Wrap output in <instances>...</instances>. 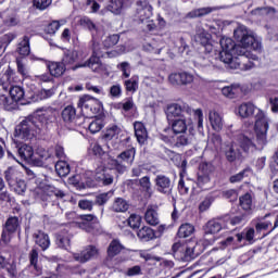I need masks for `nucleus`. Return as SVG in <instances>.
Returning <instances> with one entry per match:
<instances>
[{
	"mask_svg": "<svg viewBox=\"0 0 278 278\" xmlns=\"http://www.w3.org/2000/svg\"><path fill=\"white\" fill-rule=\"evenodd\" d=\"M233 36L239 45H236L232 38L223 37L219 40L222 51L218 58L232 71H251L255 63L249 61L251 52L247 49H253L254 51L262 49V40L248 30L244 25L238 26Z\"/></svg>",
	"mask_w": 278,
	"mask_h": 278,
	"instance_id": "obj_1",
	"label": "nucleus"
},
{
	"mask_svg": "<svg viewBox=\"0 0 278 278\" xmlns=\"http://www.w3.org/2000/svg\"><path fill=\"white\" fill-rule=\"evenodd\" d=\"M238 112L241 118H251V116L255 118V125L252 130H243L241 135H238L237 142L239 147L245 153H253L257 149H264L268 144V118L266 115L251 102L242 103Z\"/></svg>",
	"mask_w": 278,
	"mask_h": 278,
	"instance_id": "obj_2",
	"label": "nucleus"
},
{
	"mask_svg": "<svg viewBox=\"0 0 278 278\" xmlns=\"http://www.w3.org/2000/svg\"><path fill=\"white\" fill-rule=\"evenodd\" d=\"M58 112L53 109H38L31 116L26 117L15 128V140H31L36 134L49 129L55 123Z\"/></svg>",
	"mask_w": 278,
	"mask_h": 278,
	"instance_id": "obj_3",
	"label": "nucleus"
},
{
	"mask_svg": "<svg viewBox=\"0 0 278 278\" xmlns=\"http://www.w3.org/2000/svg\"><path fill=\"white\" fill-rule=\"evenodd\" d=\"M80 24L83 27H86L92 36V55L84 63L77 64L72 67V71H77V68H90L93 73H106L108 65L101 62V58H115L116 52H105V49H101L99 42H97V38H101V28L92 22V20L88 17H84L80 20Z\"/></svg>",
	"mask_w": 278,
	"mask_h": 278,
	"instance_id": "obj_4",
	"label": "nucleus"
},
{
	"mask_svg": "<svg viewBox=\"0 0 278 278\" xmlns=\"http://www.w3.org/2000/svg\"><path fill=\"white\" fill-rule=\"evenodd\" d=\"M192 114H194L198 121V131H203V111L201 109L194 111L187 103H172L166 109L168 121L192 117Z\"/></svg>",
	"mask_w": 278,
	"mask_h": 278,
	"instance_id": "obj_5",
	"label": "nucleus"
},
{
	"mask_svg": "<svg viewBox=\"0 0 278 278\" xmlns=\"http://www.w3.org/2000/svg\"><path fill=\"white\" fill-rule=\"evenodd\" d=\"M172 251L174 255H185V257L194 260V257H199L203 253V245L197 241H189L187 244L176 242L173 244Z\"/></svg>",
	"mask_w": 278,
	"mask_h": 278,
	"instance_id": "obj_6",
	"label": "nucleus"
},
{
	"mask_svg": "<svg viewBox=\"0 0 278 278\" xmlns=\"http://www.w3.org/2000/svg\"><path fill=\"white\" fill-rule=\"evenodd\" d=\"M134 160H136V149L130 148L122 152L116 160H113L112 165L119 175H123V173L127 172V166H131V164H134Z\"/></svg>",
	"mask_w": 278,
	"mask_h": 278,
	"instance_id": "obj_7",
	"label": "nucleus"
},
{
	"mask_svg": "<svg viewBox=\"0 0 278 278\" xmlns=\"http://www.w3.org/2000/svg\"><path fill=\"white\" fill-rule=\"evenodd\" d=\"M9 94L11 97L8 98L5 94H0V105L4 108V110H12L13 103H18V101H23L25 97V90L21 86H12L9 89Z\"/></svg>",
	"mask_w": 278,
	"mask_h": 278,
	"instance_id": "obj_8",
	"label": "nucleus"
},
{
	"mask_svg": "<svg viewBox=\"0 0 278 278\" xmlns=\"http://www.w3.org/2000/svg\"><path fill=\"white\" fill-rule=\"evenodd\" d=\"M78 108H80L83 114L87 116H92V114H99L103 104L99 99L92 98L90 96H84L78 100Z\"/></svg>",
	"mask_w": 278,
	"mask_h": 278,
	"instance_id": "obj_9",
	"label": "nucleus"
},
{
	"mask_svg": "<svg viewBox=\"0 0 278 278\" xmlns=\"http://www.w3.org/2000/svg\"><path fill=\"white\" fill-rule=\"evenodd\" d=\"M228 220L229 215L208 220L205 225V236L218 233V231H222V229H229Z\"/></svg>",
	"mask_w": 278,
	"mask_h": 278,
	"instance_id": "obj_10",
	"label": "nucleus"
},
{
	"mask_svg": "<svg viewBox=\"0 0 278 278\" xmlns=\"http://www.w3.org/2000/svg\"><path fill=\"white\" fill-rule=\"evenodd\" d=\"M136 14L137 18H139L141 23H144L146 21L151 20V16H153V7L149 4L148 0H138Z\"/></svg>",
	"mask_w": 278,
	"mask_h": 278,
	"instance_id": "obj_11",
	"label": "nucleus"
},
{
	"mask_svg": "<svg viewBox=\"0 0 278 278\" xmlns=\"http://www.w3.org/2000/svg\"><path fill=\"white\" fill-rule=\"evenodd\" d=\"M156 192L160 194H170L173 192V181L166 175H157L154 179Z\"/></svg>",
	"mask_w": 278,
	"mask_h": 278,
	"instance_id": "obj_12",
	"label": "nucleus"
},
{
	"mask_svg": "<svg viewBox=\"0 0 278 278\" xmlns=\"http://www.w3.org/2000/svg\"><path fill=\"white\" fill-rule=\"evenodd\" d=\"M214 172V167L210 163H201L200 172L198 173V186L203 188L206 184H210L211 178L210 175Z\"/></svg>",
	"mask_w": 278,
	"mask_h": 278,
	"instance_id": "obj_13",
	"label": "nucleus"
},
{
	"mask_svg": "<svg viewBox=\"0 0 278 278\" xmlns=\"http://www.w3.org/2000/svg\"><path fill=\"white\" fill-rule=\"evenodd\" d=\"M80 220H83V225L87 227L86 230L89 233H99L101 231L99 218L93 214L80 215Z\"/></svg>",
	"mask_w": 278,
	"mask_h": 278,
	"instance_id": "obj_14",
	"label": "nucleus"
},
{
	"mask_svg": "<svg viewBox=\"0 0 278 278\" xmlns=\"http://www.w3.org/2000/svg\"><path fill=\"white\" fill-rule=\"evenodd\" d=\"M97 255H99V249H97V247L89 245L84 251L79 253H74L73 257L75 262L86 264V262L92 260V257H97Z\"/></svg>",
	"mask_w": 278,
	"mask_h": 278,
	"instance_id": "obj_15",
	"label": "nucleus"
},
{
	"mask_svg": "<svg viewBox=\"0 0 278 278\" xmlns=\"http://www.w3.org/2000/svg\"><path fill=\"white\" fill-rule=\"evenodd\" d=\"M16 84V72L12 67H8L0 74V86L3 90H8Z\"/></svg>",
	"mask_w": 278,
	"mask_h": 278,
	"instance_id": "obj_16",
	"label": "nucleus"
},
{
	"mask_svg": "<svg viewBox=\"0 0 278 278\" xmlns=\"http://www.w3.org/2000/svg\"><path fill=\"white\" fill-rule=\"evenodd\" d=\"M172 121V129L174 134H186L188 127L192 125V117H180Z\"/></svg>",
	"mask_w": 278,
	"mask_h": 278,
	"instance_id": "obj_17",
	"label": "nucleus"
},
{
	"mask_svg": "<svg viewBox=\"0 0 278 278\" xmlns=\"http://www.w3.org/2000/svg\"><path fill=\"white\" fill-rule=\"evenodd\" d=\"M28 270L33 277H40L42 275V266L38 264V250L33 249L29 253Z\"/></svg>",
	"mask_w": 278,
	"mask_h": 278,
	"instance_id": "obj_18",
	"label": "nucleus"
},
{
	"mask_svg": "<svg viewBox=\"0 0 278 278\" xmlns=\"http://www.w3.org/2000/svg\"><path fill=\"white\" fill-rule=\"evenodd\" d=\"M37 156H35V161H33L36 166H49V164H55V161H53V156L49 153V151L39 148L36 153Z\"/></svg>",
	"mask_w": 278,
	"mask_h": 278,
	"instance_id": "obj_19",
	"label": "nucleus"
},
{
	"mask_svg": "<svg viewBox=\"0 0 278 278\" xmlns=\"http://www.w3.org/2000/svg\"><path fill=\"white\" fill-rule=\"evenodd\" d=\"M18 229V217H10L7 223L4 230L2 232V241H10V233H14Z\"/></svg>",
	"mask_w": 278,
	"mask_h": 278,
	"instance_id": "obj_20",
	"label": "nucleus"
},
{
	"mask_svg": "<svg viewBox=\"0 0 278 278\" xmlns=\"http://www.w3.org/2000/svg\"><path fill=\"white\" fill-rule=\"evenodd\" d=\"M17 153L21 160L24 162H36V155H34V148L27 143H22L17 148Z\"/></svg>",
	"mask_w": 278,
	"mask_h": 278,
	"instance_id": "obj_21",
	"label": "nucleus"
},
{
	"mask_svg": "<svg viewBox=\"0 0 278 278\" xmlns=\"http://www.w3.org/2000/svg\"><path fill=\"white\" fill-rule=\"evenodd\" d=\"M33 238L35 243L38 244L42 251H47V249L51 247V239H49V235L45 233L42 230L35 231Z\"/></svg>",
	"mask_w": 278,
	"mask_h": 278,
	"instance_id": "obj_22",
	"label": "nucleus"
},
{
	"mask_svg": "<svg viewBox=\"0 0 278 278\" xmlns=\"http://www.w3.org/2000/svg\"><path fill=\"white\" fill-rule=\"evenodd\" d=\"M224 153L228 162H236L237 160H240V157H242V152H240L238 143H230L226 146Z\"/></svg>",
	"mask_w": 278,
	"mask_h": 278,
	"instance_id": "obj_23",
	"label": "nucleus"
},
{
	"mask_svg": "<svg viewBox=\"0 0 278 278\" xmlns=\"http://www.w3.org/2000/svg\"><path fill=\"white\" fill-rule=\"evenodd\" d=\"M129 5H131V0H111L108 10L112 12V14L118 15L125 8H129Z\"/></svg>",
	"mask_w": 278,
	"mask_h": 278,
	"instance_id": "obj_24",
	"label": "nucleus"
},
{
	"mask_svg": "<svg viewBox=\"0 0 278 278\" xmlns=\"http://www.w3.org/2000/svg\"><path fill=\"white\" fill-rule=\"evenodd\" d=\"M197 42H200L202 46V51L205 53H212L214 51V46L210 43V34L207 31L202 30V33H198L195 36Z\"/></svg>",
	"mask_w": 278,
	"mask_h": 278,
	"instance_id": "obj_25",
	"label": "nucleus"
},
{
	"mask_svg": "<svg viewBox=\"0 0 278 278\" xmlns=\"http://www.w3.org/2000/svg\"><path fill=\"white\" fill-rule=\"evenodd\" d=\"M47 68L52 77H62L66 73V66L63 62H51L47 63Z\"/></svg>",
	"mask_w": 278,
	"mask_h": 278,
	"instance_id": "obj_26",
	"label": "nucleus"
},
{
	"mask_svg": "<svg viewBox=\"0 0 278 278\" xmlns=\"http://www.w3.org/2000/svg\"><path fill=\"white\" fill-rule=\"evenodd\" d=\"M94 178L96 181L102 184L103 186H110L114 184V177L111 174H109L105 169H103V167H99L98 169H96Z\"/></svg>",
	"mask_w": 278,
	"mask_h": 278,
	"instance_id": "obj_27",
	"label": "nucleus"
},
{
	"mask_svg": "<svg viewBox=\"0 0 278 278\" xmlns=\"http://www.w3.org/2000/svg\"><path fill=\"white\" fill-rule=\"evenodd\" d=\"M208 123L214 131H220V129H223V115L216 110H211L208 112Z\"/></svg>",
	"mask_w": 278,
	"mask_h": 278,
	"instance_id": "obj_28",
	"label": "nucleus"
},
{
	"mask_svg": "<svg viewBox=\"0 0 278 278\" xmlns=\"http://www.w3.org/2000/svg\"><path fill=\"white\" fill-rule=\"evenodd\" d=\"M79 59V53L76 50H65L61 63L65 66H73Z\"/></svg>",
	"mask_w": 278,
	"mask_h": 278,
	"instance_id": "obj_29",
	"label": "nucleus"
},
{
	"mask_svg": "<svg viewBox=\"0 0 278 278\" xmlns=\"http://www.w3.org/2000/svg\"><path fill=\"white\" fill-rule=\"evenodd\" d=\"M134 128H135V136L137 138V142H139V144H144V142H147V136H148L144 124H142L141 122H136L134 124Z\"/></svg>",
	"mask_w": 278,
	"mask_h": 278,
	"instance_id": "obj_30",
	"label": "nucleus"
},
{
	"mask_svg": "<svg viewBox=\"0 0 278 278\" xmlns=\"http://www.w3.org/2000/svg\"><path fill=\"white\" fill-rule=\"evenodd\" d=\"M239 203L243 212H247V214H251L253 210V197L251 195V193H245L242 197H240Z\"/></svg>",
	"mask_w": 278,
	"mask_h": 278,
	"instance_id": "obj_31",
	"label": "nucleus"
},
{
	"mask_svg": "<svg viewBox=\"0 0 278 278\" xmlns=\"http://www.w3.org/2000/svg\"><path fill=\"white\" fill-rule=\"evenodd\" d=\"M137 236L139 239H141L142 242H149L154 240L155 231L151 227L144 226L138 230Z\"/></svg>",
	"mask_w": 278,
	"mask_h": 278,
	"instance_id": "obj_32",
	"label": "nucleus"
},
{
	"mask_svg": "<svg viewBox=\"0 0 278 278\" xmlns=\"http://www.w3.org/2000/svg\"><path fill=\"white\" fill-rule=\"evenodd\" d=\"M144 218L148 225H152L153 227H155V225H160V216L157 215V211L151 206L147 208Z\"/></svg>",
	"mask_w": 278,
	"mask_h": 278,
	"instance_id": "obj_33",
	"label": "nucleus"
},
{
	"mask_svg": "<svg viewBox=\"0 0 278 278\" xmlns=\"http://www.w3.org/2000/svg\"><path fill=\"white\" fill-rule=\"evenodd\" d=\"M143 49L144 51H148V53H155L156 55H160L162 49H164V42L153 40L152 42L146 43Z\"/></svg>",
	"mask_w": 278,
	"mask_h": 278,
	"instance_id": "obj_34",
	"label": "nucleus"
},
{
	"mask_svg": "<svg viewBox=\"0 0 278 278\" xmlns=\"http://www.w3.org/2000/svg\"><path fill=\"white\" fill-rule=\"evenodd\" d=\"M30 51L31 49L29 48V36L25 35L18 42L17 52L20 55L27 56Z\"/></svg>",
	"mask_w": 278,
	"mask_h": 278,
	"instance_id": "obj_35",
	"label": "nucleus"
},
{
	"mask_svg": "<svg viewBox=\"0 0 278 278\" xmlns=\"http://www.w3.org/2000/svg\"><path fill=\"white\" fill-rule=\"evenodd\" d=\"M62 118L64 123L71 124L77 118V111L72 105H68L62 111Z\"/></svg>",
	"mask_w": 278,
	"mask_h": 278,
	"instance_id": "obj_36",
	"label": "nucleus"
},
{
	"mask_svg": "<svg viewBox=\"0 0 278 278\" xmlns=\"http://www.w3.org/2000/svg\"><path fill=\"white\" fill-rule=\"evenodd\" d=\"M118 134H121V128H118V126L116 125H112L109 128H106V130L104 131L101 142L102 143L108 142V140H112L113 138H116Z\"/></svg>",
	"mask_w": 278,
	"mask_h": 278,
	"instance_id": "obj_37",
	"label": "nucleus"
},
{
	"mask_svg": "<svg viewBox=\"0 0 278 278\" xmlns=\"http://www.w3.org/2000/svg\"><path fill=\"white\" fill-rule=\"evenodd\" d=\"M139 84H140V78H138V76H132L130 79H127L124 81V86L127 92H131L132 94L134 92L138 91Z\"/></svg>",
	"mask_w": 278,
	"mask_h": 278,
	"instance_id": "obj_38",
	"label": "nucleus"
},
{
	"mask_svg": "<svg viewBox=\"0 0 278 278\" xmlns=\"http://www.w3.org/2000/svg\"><path fill=\"white\" fill-rule=\"evenodd\" d=\"M55 170L59 177H66L71 173V165L66 161H59L55 164Z\"/></svg>",
	"mask_w": 278,
	"mask_h": 278,
	"instance_id": "obj_39",
	"label": "nucleus"
},
{
	"mask_svg": "<svg viewBox=\"0 0 278 278\" xmlns=\"http://www.w3.org/2000/svg\"><path fill=\"white\" fill-rule=\"evenodd\" d=\"M91 151H92L93 155L101 157V156L105 155V153H108V151H110V146L109 144L103 146L100 142H96V143L91 144Z\"/></svg>",
	"mask_w": 278,
	"mask_h": 278,
	"instance_id": "obj_40",
	"label": "nucleus"
},
{
	"mask_svg": "<svg viewBox=\"0 0 278 278\" xmlns=\"http://www.w3.org/2000/svg\"><path fill=\"white\" fill-rule=\"evenodd\" d=\"M123 251V244L118 240H113L108 248L109 257H116Z\"/></svg>",
	"mask_w": 278,
	"mask_h": 278,
	"instance_id": "obj_41",
	"label": "nucleus"
},
{
	"mask_svg": "<svg viewBox=\"0 0 278 278\" xmlns=\"http://www.w3.org/2000/svg\"><path fill=\"white\" fill-rule=\"evenodd\" d=\"M56 244L61 249H68L71 247V235L63 232L56 236Z\"/></svg>",
	"mask_w": 278,
	"mask_h": 278,
	"instance_id": "obj_42",
	"label": "nucleus"
},
{
	"mask_svg": "<svg viewBox=\"0 0 278 278\" xmlns=\"http://www.w3.org/2000/svg\"><path fill=\"white\" fill-rule=\"evenodd\" d=\"M114 212H127L129 210V203L123 198H117L113 202Z\"/></svg>",
	"mask_w": 278,
	"mask_h": 278,
	"instance_id": "obj_43",
	"label": "nucleus"
},
{
	"mask_svg": "<svg viewBox=\"0 0 278 278\" xmlns=\"http://www.w3.org/2000/svg\"><path fill=\"white\" fill-rule=\"evenodd\" d=\"M194 233V226L191 224H184L178 229V236L180 238H188Z\"/></svg>",
	"mask_w": 278,
	"mask_h": 278,
	"instance_id": "obj_44",
	"label": "nucleus"
},
{
	"mask_svg": "<svg viewBox=\"0 0 278 278\" xmlns=\"http://www.w3.org/2000/svg\"><path fill=\"white\" fill-rule=\"evenodd\" d=\"M194 142V134L181 135L177 138L176 144L178 147H188Z\"/></svg>",
	"mask_w": 278,
	"mask_h": 278,
	"instance_id": "obj_45",
	"label": "nucleus"
},
{
	"mask_svg": "<svg viewBox=\"0 0 278 278\" xmlns=\"http://www.w3.org/2000/svg\"><path fill=\"white\" fill-rule=\"evenodd\" d=\"M9 186H12L16 194H25V190H27V184H25V180L22 179L12 181V184H9Z\"/></svg>",
	"mask_w": 278,
	"mask_h": 278,
	"instance_id": "obj_46",
	"label": "nucleus"
},
{
	"mask_svg": "<svg viewBox=\"0 0 278 278\" xmlns=\"http://www.w3.org/2000/svg\"><path fill=\"white\" fill-rule=\"evenodd\" d=\"M216 198L214 195L208 194L205 197V199L199 204V212H207L210 207H212V204L214 203Z\"/></svg>",
	"mask_w": 278,
	"mask_h": 278,
	"instance_id": "obj_47",
	"label": "nucleus"
},
{
	"mask_svg": "<svg viewBox=\"0 0 278 278\" xmlns=\"http://www.w3.org/2000/svg\"><path fill=\"white\" fill-rule=\"evenodd\" d=\"M240 86L238 85H230L222 88V94L224 97H228V99H233V96L238 93Z\"/></svg>",
	"mask_w": 278,
	"mask_h": 278,
	"instance_id": "obj_48",
	"label": "nucleus"
},
{
	"mask_svg": "<svg viewBox=\"0 0 278 278\" xmlns=\"http://www.w3.org/2000/svg\"><path fill=\"white\" fill-rule=\"evenodd\" d=\"M105 123H103V119L96 118L89 124V131L91 134H99L100 130L103 129Z\"/></svg>",
	"mask_w": 278,
	"mask_h": 278,
	"instance_id": "obj_49",
	"label": "nucleus"
},
{
	"mask_svg": "<svg viewBox=\"0 0 278 278\" xmlns=\"http://www.w3.org/2000/svg\"><path fill=\"white\" fill-rule=\"evenodd\" d=\"M194 66L197 68H206V66H211L212 62H210V59L207 56L199 55L193 60Z\"/></svg>",
	"mask_w": 278,
	"mask_h": 278,
	"instance_id": "obj_50",
	"label": "nucleus"
},
{
	"mask_svg": "<svg viewBox=\"0 0 278 278\" xmlns=\"http://www.w3.org/2000/svg\"><path fill=\"white\" fill-rule=\"evenodd\" d=\"M118 40H121V37L118 35H110L103 40L104 49H112V47L118 45Z\"/></svg>",
	"mask_w": 278,
	"mask_h": 278,
	"instance_id": "obj_51",
	"label": "nucleus"
},
{
	"mask_svg": "<svg viewBox=\"0 0 278 278\" xmlns=\"http://www.w3.org/2000/svg\"><path fill=\"white\" fill-rule=\"evenodd\" d=\"M251 174V169L247 168L241 170L240 173L231 176L229 178L230 184H238L240 181H242L244 179V177H249V175Z\"/></svg>",
	"mask_w": 278,
	"mask_h": 278,
	"instance_id": "obj_52",
	"label": "nucleus"
},
{
	"mask_svg": "<svg viewBox=\"0 0 278 278\" xmlns=\"http://www.w3.org/2000/svg\"><path fill=\"white\" fill-rule=\"evenodd\" d=\"M117 68L122 72V77L128 79V77L131 76V65H129V62H122L117 64Z\"/></svg>",
	"mask_w": 278,
	"mask_h": 278,
	"instance_id": "obj_53",
	"label": "nucleus"
},
{
	"mask_svg": "<svg viewBox=\"0 0 278 278\" xmlns=\"http://www.w3.org/2000/svg\"><path fill=\"white\" fill-rule=\"evenodd\" d=\"M212 13V9L210 8H202V9H197L188 13L189 18H197L199 16H205V14Z\"/></svg>",
	"mask_w": 278,
	"mask_h": 278,
	"instance_id": "obj_54",
	"label": "nucleus"
},
{
	"mask_svg": "<svg viewBox=\"0 0 278 278\" xmlns=\"http://www.w3.org/2000/svg\"><path fill=\"white\" fill-rule=\"evenodd\" d=\"M142 223V217L138 214H131L128 218V225L131 229H138Z\"/></svg>",
	"mask_w": 278,
	"mask_h": 278,
	"instance_id": "obj_55",
	"label": "nucleus"
},
{
	"mask_svg": "<svg viewBox=\"0 0 278 278\" xmlns=\"http://www.w3.org/2000/svg\"><path fill=\"white\" fill-rule=\"evenodd\" d=\"M112 197H114V192H112V191L101 193V194L97 195L96 203L98 205H105V203H108V201H110V199H112Z\"/></svg>",
	"mask_w": 278,
	"mask_h": 278,
	"instance_id": "obj_56",
	"label": "nucleus"
},
{
	"mask_svg": "<svg viewBox=\"0 0 278 278\" xmlns=\"http://www.w3.org/2000/svg\"><path fill=\"white\" fill-rule=\"evenodd\" d=\"M244 220H247V214L243 215H237L233 217H229L228 216V225H232V227H236V225H242V223H244Z\"/></svg>",
	"mask_w": 278,
	"mask_h": 278,
	"instance_id": "obj_57",
	"label": "nucleus"
},
{
	"mask_svg": "<svg viewBox=\"0 0 278 278\" xmlns=\"http://www.w3.org/2000/svg\"><path fill=\"white\" fill-rule=\"evenodd\" d=\"M192 81H194V75L188 72L180 73V84L182 86H188V84H192Z\"/></svg>",
	"mask_w": 278,
	"mask_h": 278,
	"instance_id": "obj_58",
	"label": "nucleus"
},
{
	"mask_svg": "<svg viewBox=\"0 0 278 278\" xmlns=\"http://www.w3.org/2000/svg\"><path fill=\"white\" fill-rule=\"evenodd\" d=\"M139 184L141 186V188H143V190L148 193V194H152L151 192V178H149V176H144L139 180Z\"/></svg>",
	"mask_w": 278,
	"mask_h": 278,
	"instance_id": "obj_59",
	"label": "nucleus"
},
{
	"mask_svg": "<svg viewBox=\"0 0 278 278\" xmlns=\"http://www.w3.org/2000/svg\"><path fill=\"white\" fill-rule=\"evenodd\" d=\"M110 94L114 98V99H118L121 98V96L123 94V87H121V85H113L110 88Z\"/></svg>",
	"mask_w": 278,
	"mask_h": 278,
	"instance_id": "obj_60",
	"label": "nucleus"
},
{
	"mask_svg": "<svg viewBox=\"0 0 278 278\" xmlns=\"http://www.w3.org/2000/svg\"><path fill=\"white\" fill-rule=\"evenodd\" d=\"M94 203L90 200H79L78 202V207H80V210H86L87 212L92 211Z\"/></svg>",
	"mask_w": 278,
	"mask_h": 278,
	"instance_id": "obj_61",
	"label": "nucleus"
},
{
	"mask_svg": "<svg viewBox=\"0 0 278 278\" xmlns=\"http://www.w3.org/2000/svg\"><path fill=\"white\" fill-rule=\"evenodd\" d=\"M51 3V0H33V5L37 10H47V7Z\"/></svg>",
	"mask_w": 278,
	"mask_h": 278,
	"instance_id": "obj_62",
	"label": "nucleus"
},
{
	"mask_svg": "<svg viewBox=\"0 0 278 278\" xmlns=\"http://www.w3.org/2000/svg\"><path fill=\"white\" fill-rule=\"evenodd\" d=\"M15 38H16L15 33H8V34L3 35L2 37H0V41L2 42V45H5L8 47V45H10V42H12V40H15Z\"/></svg>",
	"mask_w": 278,
	"mask_h": 278,
	"instance_id": "obj_63",
	"label": "nucleus"
},
{
	"mask_svg": "<svg viewBox=\"0 0 278 278\" xmlns=\"http://www.w3.org/2000/svg\"><path fill=\"white\" fill-rule=\"evenodd\" d=\"M17 72L23 77H29V67H27L23 62L17 61Z\"/></svg>",
	"mask_w": 278,
	"mask_h": 278,
	"instance_id": "obj_64",
	"label": "nucleus"
}]
</instances>
